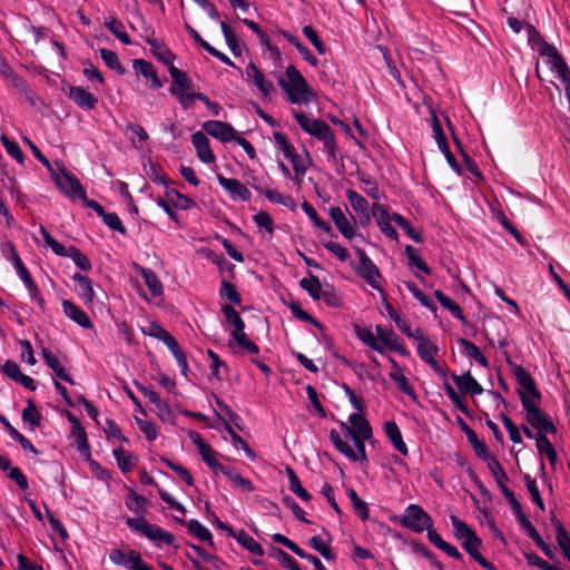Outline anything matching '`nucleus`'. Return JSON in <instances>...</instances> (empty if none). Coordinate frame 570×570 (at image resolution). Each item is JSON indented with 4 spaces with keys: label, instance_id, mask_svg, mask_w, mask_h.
<instances>
[{
    "label": "nucleus",
    "instance_id": "f03ea898",
    "mask_svg": "<svg viewBox=\"0 0 570 570\" xmlns=\"http://www.w3.org/2000/svg\"><path fill=\"white\" fill-rule=\"evenodd\" d=\"M55 165L65 178L63 189H60V191L68 197H79L86 207L94 209L100 217H102L106 213L104 207L87 197L80 180L72 173L67 170L62 161L56 160Z\"/></svg>",
    "mask_w": 570,
    "mask_h": 570
},
{
    "label": "nucleus",
    "instance_id": "6e6552de",
    "mask_svg": "<svg viewBox=\"0 0 570 570\" xmlns=\"http://www.w3.org/2000/svg\"><path fill=\"white\" fill-rule=\"evenodd\" d=\"M294 117L304 131L316 137L317 139H321V137L324 136L328 129H331V127L324 120L312 119L303 112L296 111Z\"/></svg>",
    "mask_w": 570,
    "mask_h": 570
},
{
    "label": "nucleus",
    "instance_id": "f257e3e1",
    "mask_svg": "<svg viewBox=\"0 0 570 570\" xmlns=\"http://www.w3.org/2000/svg\"><path fill=\"white\" fill-rule=\"evenodd\" d=\"M285 75L287 80L279 79L278 85L287 92L288 100L292 104H307L312 92L301 72L293 65H289Z\"/></svg>",
    "mask_w": 570,
    "mask_h": 570
},
{
    "label": "nucleus",
    "instance_id": "412c9836",
    "mask_svg": "<svg viewBox=\"0 0 570 570\" xmlns=\"http://www.w3.org/2000/svg\"><path fill=\"white\" fill-rule=\"evenodd\" d=\"M65 314L71 318L75 323L82 326L83 328H92V323L88 315L80 309L75 303L69 299L62 302Z\"/></svg>",
    "mask_w": 570,
    "mask_h": 570
},
{
    "label": "nucleus",
    "instance_id": "b1692460",
    "mask_svg": "<svg viewBox=\"0 0 570 570\" xmlns=\"http://www.w3.org/2000/svg\"><path fill=\"white\" fill-rule=\"evenodd\" d=\"M169 75L173 79L170 89L181 90L183 92L193 91L194 86L191 79L187 73L175 66H170Z\"/></svg>",
    "mask_w": 570,
    "mask_h": 570
},
{
    "label": "nucleus",
    "instance_id": "4468645a",
    "mask_svg": "<svg viewBox=\"0 0 570 570\" xmlns=\"http://www.w3.org/2000/svg\"><path fill=\"white\" fill-rule=\"evenodd\" d=\"M485 336L490 343H493L494 337L499 341V346L505 347L507 346V338H505V326L501 318L499 317H491L487 321V325L484 328Z\"/></svg>",
    "mask_w": 570,
    "mask_h": 570
},
{
    "label": "nucleus",
    "instance_id": "423d86ee",
    "mask_svg": "<svg viewBox=\"0 0 570 570\" xmlns=\"http://www.w3.org/2000/svg\"><path fill=\"white\" fill-rule=\"evenodd\" d=\"M203 128L208 135L224 142L235 140L238 135L232 125L219 120H208Z\"/></svg>",
    "mask_w": 570,
    "mask_h": 570
},
{
    "label": "nucleus",
    "instance_id": "7ed1b4c3",
    "mask_svg": "<svg viewBox=\"0 0 570 570\" xmlns=\"http://www.w3.org/2000/svg\"><path fill=\"white\" fill-rule=\"evenodd\" d=\"M523 409L527 412V421L539 433H557L553 422L539 409L538 403L523 400Z\"/></svg>",
    "mask_w": 570,
    "mask_h": 570
},
{
    "label": "nucleus",
    "instance_id": "6ab92c4d",
    "mask_svg": "<svg viewBox=\"0 0 570 570\" xmlns=\"http://www.w3.org/2000/svg\"><path fill=\"white\" fill-rule=\"evenodd\" d=\"M328 214L334 225L344 237L352 239L355 236L353 226L350 224L348 219L340 207H331Z\"/></svg>",
    "mask_w": 570,
    "mask_h": 570
},
{
    "label": "nucleus",
    "instance_id": "79ce46f5",
    "mask_svg": "<svg viewBox=\"0 0 570 570\" xmlns=\"http://www.w3.org/2000/svg\"><path fill=\"white\" fill-rule=\"evenodd\" d=\"M299 285L305 289L314 299H321L322 284L317 276L309 275L308 278H303Z\"/></svg>",
    "mask_w": 570,
    "mask_h": 570
},
{
    "label": "nucleus",
    "instance_id": "c85d7f7f",
    "mask_svg": "<svg viewBox=\"0 0 570 570\" xmlns=\"http://www.w3.org/2000/svg\"><path fill=\"white\" fill-rule=\"evenodd\" d=\"M216 415H217L218 424L223 425V428L228 432L235 446H240L244 450V452L247 454L248 458L254 459L255 453L250 449V446L247 444V442L233 430L232 425L228 423V421L225 417H223L217 412H216Z\"/></svg>",
    "mask_w": 570,
    "mask_h": 570
},
{
    "label": "nucleus",
    "instance_id": "de8ad7c7",
    "mask_svg": "<svg viewBox=\"0 0 570 570\" xmlns=\"http://www.w3.org/2000/svg\"><path fill=\"white\" fill-rule=\"evenodd\" d=\"M237 541L248 551H250L254 554L263 556L264 550L262 546L256 542L248 533H246L244 530L238 531L237 533Z\"/></svg>",
    "mask_w": 570,
    "mask_h": 570
},
{
    "label": "nucleus",
    "instance_id": "9d476101",
    "mask_svg": "<svg viewBox=\"0 0 570 570\" xmlns=\"http://www.w3.org/2000/svg\"><path fill=\"white\" fill-rule=\"evenodd\" d=\"M482 540L476 533H473L468 539L462 541L463 549L474 559L482 568L487 570H497L495 567L489 562L480 552Z\"/></svg>",
    "mask_w": 570,
    "mask_h": 570
},
{
    "label": "nucleus",
    "instance_id": "f8f14e48",
    "mask_svg": "<svg viewBox=\"0 0 570 570\" xmlns=\"http://www.w3.org/2000/svg\"><path fill=\"white\" fill-rule=\"evenodd\" d=\"M372 214L377 222L381 230L391 239L399 240V235L394 227L391 226V215L387 213L384 206L375 203L372 208Z\"/></svg>",
    "mask_w": 570,
    "mask_h": 570
},
{
    "label": "nucleus",
    "instance_id": "2eb2a0df",
    "mask_svg": "<svg viewBox=\"0 0 570 570\" xmlns=\"http://www.w3.org/2000/svg\"><path fill=\"white\" fill-rule=\"evenodd\" d=\"M246 77L258 88V90L264 96H268L275 90L273 82L265 79L264 73L254 62L248 63L246 68Z\"/></svg>",
    "mask_w": 570,
    "mask_h": 570
},
{
    "label": "nucleus",
    "instance_id": "c9c22d12",
    "mask_svg": "<svg viewBox=\"0 0 570 570\" xmlns=\"http://www.w3.org/2000/svg\"><path fill=\"white\" fill-rule=\"evenodd\" d=\"M72 279L79 284V287L81 289L80 295L83 298L85 303L91 304L94 301V297H95V292H94L91 281L87 276H85L80 273H76L72 276Z\"/></svg>",
    "mask_w": 570,
    "mask_h": 570
},
{
    "label": "nucleus",
    "instance_id": "4c0bfd02",
    "mask_svg": "<svg viewBox=\"0 0 570 570\" xmlns=\"http://www.w3.org/2000/svg\"><path fill=\"white\" fill-rule=\"evenodd\" d=\"M281 33L298 50V52L307 62H309L312 66L318 65V60L311 53V51L305 46L302 45L297 37L291 35L287 31H282Z\"/></svg>",
    "mask_w": 570,
    "mask_h": 570
},
{
    "label": "nucleus",
    "instance_id": "e2e57ef3",
    "mask_svg": "<svg viewBox=\"0 0 570 570\" xmlns=\"http://www.w3.org/2000/svg\"><path fill=\"white\" fill-rule=\"evenodd\" d=\"M40 233L46 242V244L53 250L55 254L59 256H68L69 248L67 249L62 244L58 243L47 230L45 227H40Z\"/></svg>",
    "mask_w": 570,
    "mask_h": 570
},
{
    "label": "nucleus",
    "instance_id": "f704fd0d",
    "mask_svg": "<svg viewBox=\"0 0 570 570\" xmlns=\"http://www.w3.org/2000/svg\"><path fill=\"white\" fill-rule=\"evenodd\" d=\"M181 524L186 525L188 531L197 537L202 541H207L213 544V535L208 529H206L200 522L197 520H190L186 522L184 519L176 518Z\"/></svg>",
    "mask_w": 570,
    "mask_h": 570
},
{
    "label": "nucleus",
    "instance_id": "864d4df0",
    "mask_svg": "<svg viewBox=\"0 0 570 570\" xmlns=\"http://www.w3.org/2000/svg\"><path fill=\"white\" fill-rule=\"evenodd\" d=\"M27 403H28V407H26L22 411V419L24 422H28L31 424V430H35L36 426L40 425L41 415L31 399H29L27 401Z\"/></svg>",
    "mask_w": 570,
    "mask_h": 570
},
{
    "label": "nucleus",
    "instance_id": "3c124183",
    "mask_svg": "<svg viewBox=\"0 0 570 570\" xmlns=\"http://www.w3.org/2000/svg\"><path fill=\"white\" fill-rule=\"evenodd\" d=\"M145 535L153 541H161L167 546L174 543V535L169 532L164 531L161 528L150 523V529L146 530Z\"/></svg>",
    "mask_w": 570,
    "mask_h": 570
},
{
    "label": "nucleus",
    "instance_id": "72a5a7b5",
    "mask_svg": "<svg viewBox=\"0 0 570 570\" xmlns=\"http://www.w3.org/2000/svg\"><path fill=\"white\" fill-rule=\"evenodd\" d=\"M114 455L117 460L119 469L124 473L130 472L138 461L135 454L125 451L122 448L114 450Z\"/></svg>",
    "mask_w": 570,
    "mask_h": 570
},
{
    "label": "nucleus",
    "instance_id": "7c9ffc66",
    "mask_svg": "<svg viewBox=\"0 0 570 570\" xmlns=\"http://www.w3.org/2000/svg\"><path fill=\"white\" fill-rule=\"evenodd\" d=\"M186 29L187 31L189 32V35L193 37V39L203 48L205 49L207 52H209L212 56L216 57L217 59H219L220 61H223L224 63L226 65H229V66H234V63L232 62V60L226 56L224 55L223 52L216 50L214 47H212L207 41H205L200 35L195 30L193 29L189 24H186Z\"/></svg>",
    "mask_w": 570,
    "mask_h": 570
},
{
    "label": "nucleus",
    "instance_id": "49530a36",
    "mask_svg": "<svg viewBox=\"0 0 570 570\" xmlns=\"http://www.w3.org/2000/svg\"><path fill=\"white\" fill-rule=\"evenodd\" d=\"M99 52L101 59L110 69L117 71L119 75H124L126 72L125 67L120 63L118 56L115 51L102 48Z\"/></svg>",
    "mask_w": 570,
    "mask_h": 570
},
{
    "label": "nucleus",
    "instance_id": "2f4dec72",
    "mask_svg": "<svg viewBox=\"0 0 570 570\" xmlns=\"http://www.w3.org/2000/svg\"><path fill=\"white\" fill-rule=\"evenodd\" d=\"M147 43L151 47L153 55L163 63H165L168 69L170 66H174L173 61L175 56L166 48L164 43H158L157 40L147 38Z\"/></svg>",
    "mask_w": 570,
    "mask_h": 570
},
{
    "label": "nucleus",
    "instance_id": "39448f33",
    "mask_svg": "<svg viewBox=\"0 0 570 570\" xmlns=\"http://www.w3.org/2000/svg\"><path fill=\"white\" fill-rule=\"evenodd\" d=\"M512 370L520 385L519 395L521 403L523 404V400L535 403L539 402L541 400V393L537 389L532 376L520 365H513Z\"/></svg>",
    "mask_w": 570,
    "mask_h": 570
},
{
    "label": "nucleus",
    "instance_id": "09e8293b",
    "mask_svg": "<svg viewBox=\"0 0 570 570\" xmlns=\"http://www.w3.org/2000/svg\"><path fill=\"white\" fill-rule=\"evenodd\" d=\"M391 218L397 226H400L405 232V234L410 238H412L416 243L422 242L421 234L417 230H415L402 215L394 213L391 215Z\"/></svg>",
    "mask_w": 570,
    "mask_h": 570
},
{
    "label": "nucleus",
    "instance_id": "37998d69",
    "mask_svg": "<svg viewBox=\"0 0 570 570\" xmlns=\"http://www.w3.org/2000/svg\"><path fill=\"white\" fill-rule=\"evenodd\" d=\"M105 26L122 43H125V45H130L131 43L129 36L124 30L125 27H124L121 21H119L118 19L111 17L109 20H107L105 22Z\"/></svg>",
    "mask_w": 570,
    "mask_h": 570
},
{
    "label": "nucleus",
    "instance_id": "8fccbe9b",
    "mask_svg": "<svg viewBox=\"0 0 570 570\" xmlns=\"http://www.w3.org/2000/svg\"><path fill=\"white\" fill-rule=\"evenodd\" d=\"M488 469L492 473L498 487L501 489L507 488L505 482L509 480L504 469L497 459H491L487 464Z\"/></svg>",
    "mask_w": 570,
    "mask_h": 570
},
{
    "label": "nucleus",
    "instance_id": "dca6fc26",
    "mask_svg": "<svg viewBox=\"0 0 570 570\" xmlns=\"http://www.w3.org/2000/svg\"><path fill=\"white\" fill-rule=\"evenodd\" d=\"M219 185L225 188L233 198H239L244 202L250 198L248 188L237 179L226 178L223 175H217Z\"/></svg>",
    "mask_w": 570,
    "mask_h": 570
},
{
    "label": "nucleus",
    "instance_id": "69168bd1",
    "mask_svg": "<svg viewBox=\"0 0 570 570\" xmlns=\"http://www.w3.org/2000/svg\"><path fill=\"white\" fill-rule=\"evenodd\" d=\"M167 346L171 351V353L174 354L175 358L177 360V363L180 366L183 373L186 374V372L188 370L187 357H186V354L184 353V351L179 347V344L176 341V338L174 337L167 344Z\"/></svg>",
    "mask_w": 570,
    "mask_h": 570
},
{
    "label": "nucleus",
    "instance_id": "ddd939ff",
    "mask_svg": "<svg viewBox=\"0 0 570 570\" xmlns=\"http://www.w3.org/2000/svg\"><path fill=\"white\" fill-rule=\"evenodd\" d=\"M23 141L29 146L35 157L48 169L52 180L59 189H63V175L52 167L48 158L41 153V150L28 138L23 137Z\"/></svg>",
    "mask_w": 570,
    "mask_h": 570
},
{
    "label": "nucleus",
    "instance_id": "a19ab883",
    "mask_svg": "<svg viewBox=\"0 0 570 570\" xmlns=\"http://www.w3.org/2000/svg\"><path fill=\"white\" fill-rule=\"evenodd\" d=\"M459 343L470 357L475 360L480 365L488 367L489 363L487 357L481 353V351L475 344L465 338H460Z\"/></svg>",
    "mask_w": 570,
    "mask_h": 570
},
{
    "label": "nucleus",
    "instance_id": "aec40b11",
    "mask_svg": "<svg viewBox=\"0 0 570 570\" xmlns=\"http://www.w3.org/2000/svg\"><path fill=\"white\" fill-rule=\"evenodd\" d=\"M451 377L462 393L479 395L483 392L482 386L476 382L470 372H466L462 375L452 374Z\"/></svg>",
    "mask_w": 570,
    "mask_h": 570
},
{
    "label": "nucleus",
    "instance_id": "a878e982",
    "mask_svg": "<svg viewBox=\"0 0 570 570\" xmlns=\"http://www.w3.org/2000/svg\"><path fill=\"white\" fill-rule=\"evenodd\" d=\"M132 67L137 72L141 73L146 78H149L154 88L158 89L163 87L161 80L157 77L156 70L149 61L144 59H135L132 61Z\"/></svg>",
    "mask_w": 570,
    "mask_h": 570
},
{
    "label": "nucleus",
    "instance_id": "13d9d810",
    "mask_svg": "<svg viewBox=\"0 0 570 570\" xmlns=\"http://www.w3.org/2000/svg\"><path fill=\"white\" fill-rule=\"evenodd\" d=\"M166 198L174 206L179 207L181 209H187V208L191 207L195 204L190 198H188L187 196L178 193L175 189L167 190L166 191Z\"/></svg>",
    "mask_w": 570,
    "mask_h": 570
},
{
    "label": "nucleus",
    "instance_id": "774afa93",
    "mask_svg": "<svg viewBox=\"0 0 570 570\" xmlns=\"http://www.w3.org/2000/svg\"><path fill=\"white\" fill-rule=\"evenodd\" d=\"M146 504L147 500L145 497L136 493L132 489L129 490L127 500V507L129 510L139 513L141 510H144Z\"/></svg>",
    "mask_w": 570,
    "mask_h": 570
},
{
    "label": "nucleus",
    "instance_id": "052dcab7",
    "mask_svg": "<svg viewBox=\"0 0 570 570\" xmlns=\"http://www.w3.org/2000/svg\"><path fill=\"white\" fill-rule=\"evenodd\" d=\"M523 479H524L525 487L531 495L532 501L537 504V507L541 511H544V503L540 495L535 480H533L529 474H524Z\"/></svg>",
    "mask_w": 570,
    "mask_h": 570
},
{
    "label": "nucleus",
    "instance_id": "e433bc0d",
    "mask_svg": "<svg viewBox=\"0 0 570 570\" xmlns=\"http://www.w3.org/2000/svg\"><path fill=\"white\" fill-rule=\"evenodd\" d=\"M0 422L7 428L10 435L16 441L19 442L23 450L30 451L35 454L38 453L37 449L32 445V443L27 438H24L20 432H18L4 416L0 415Z\"/></svg>",
    "mask_w": 570,
    "mask_h": 570
},
{
    "label": "nucleus",
    "instance_id": "473e14b6",
    "mask_svg": "<svg viewBox=\"0 0 570 570\" xmlns=\"http://www.w3.org/2000/svg\"><path fill=\"white\" fill-rule=\"evenodd\" d=\"M435 298L439 301V303L446 309L450 311V313L460 320L463 324H468V321L462 312V308L456 304L454 301L445 296L441 291L436 289L434 292Z\"/></svg>",
    "mask_w": 570,
    "mask_h": 570
},
{
    "label": "nucleus",
    "instance_id": "a18cd8bd",
    "mask_svg": "<svg viewBox=\"0 0 570 570\" xmlns=\"http://www.w3.org/2000/svg\"><path fill=\"white\" fill-rule=\"evenodd\" d=\"M355 333L357 337L365 344H367L371 348L380 353L384 352L382 345L377 342V338L373 335L371 330L361 327L360 325H355Z\"/></svg>",
    "mask_w": 570,
    "mask_h": 570
},
{
    "label": "nucleus",
    "instance_id": "f3484780",
    "mask_svg": "<svg viewBox=\"0 0 570 570\" xmlns=\"http://www.w3.org/2000/svg\"><path fill=\"white\" fill-rule=\"evenodd\" d=\"M377 342L383 346L385 345L392 351L399 352L402 355H406V348L400 343L399 336L392 331L386 330L381 325L376 326Z\"/></svg>",
    "mask_w": 570,
    "mask_h": 570
},
{
    "label": "nucleus",
    "instance_id": "cd10ccee",
    "mask_svg": "<svg viewBox=\"0 0 570 570\" xmlns=\"http://www.w3.org/2000/svg\"><path fill=\"white\" fill-rule=\"evenodd\" d=\"M347 199L351 203L352 208L360 215L363 216L364 223L368 224L371 220V216L368 213V203L367 200L357 194L355 190L348 189L346 191Z\"/></svg>",
    "mask_w": 570,
    "mask_h": 570
},
{
    "label": "nucleus",
    "instance_id": "603ef678",
    "mask_svg": "<svg viewBox=\"0 0 570 570\" xmlns=\"http://www.w3.org/2000/svg\"><path fill=\"white\" fill-rule=\"evenodd\" d=\"M382 302H383V305L389 314V316L395 322L396 326L399 327V330L404 333L405 335H411V328L410 326L406 324L405 321H403L400 315L396 313V311L394 309V307L389 303V301L386 299V296L385 294H382Z\"/></svg>",
    "mask_w": 570,
    "mask_h": 570
},
{
    "label": "nucleus",
    "instance_id": "bf43d9fd",
    "mask_svg": "<svg viewBox=\"0 0 570 570\" xmlns=\"http://www.w3.org/2000/svg\"><path fill=\"white\" fill-rule=\"evenodd\" d=\"M405 286L422 305L432 312L436 311V305L413 282H405Z\"/></svg>",
    "mask_w": 570,
    "mask_h": 570
},
{
    "label": "nucleus",
    "instance_id": "c03bdc74",
    "mask_svg": "<svg viewBox=\"0 0 570 570\" xmlns=\"http://www.w3.org/2000/svg\"><path fill=\"white\" fill-rule=\"evenodd\" d=\"M222 313L224 314L226 321L234 326L232 332H240L245 328V324L242 317L232 305H223Z\"/></svg>",
    "mask_w": 570,
    "mask_h": 570
},
{
    "label": "nucleus",
    "instance_id": "5fc2aeb1",
    "mask_svg": "<svg viewBox=\"0 0 570 570\" xmlns=\"http://www.w3.org/2000/svg\"><path fill=\"white\" fill-rule=\"evenodd\" d=\"M450 520L453 525V533L456 539L464 541L470 535L475 533L465 522L461 521L455 515H451Z\"/></svg>",
    "mask_w": 570,
    "mask_h": 570
},
{
    "label": "nucleus",
    "instance_id": "bb28decb",
    "mask_svg": "<svg viewBox=\"0 0 570 570\" xmlns=\"http://www.w3.org/2000/svg\"><path fill=\"white\" fill-rule=\"evenodd\" d=\"M42 356L46 364L55 372L56 376L60 380L73 384L72 377L66 372L65 367L60 364L59 360L48 350H42Z\"/></svg>",
    "mask_w": 570,
    "mask_h": 570
},
{
    "label": "nucleus",
    "instance_id": "58836bf2",
    "mask_svg": "<svg viewBox=\"0 0 570 570\" xmlns=\"http://www.w3.org/2000/svg\"><path fill=\"white\" fill-rule=\"evenodd\" d=\"M259 193L264 194L267 199L272 203L281 204L286 207L295 208V202L291 196H284L277 190L273 189H262L259 187H255Z\"/></svg>",
    "mask_w": 570,
    "mask_h": 570
},
{
    "label": "nucleus",
    "instance_id": "6e6d98bb",
    "mask_svg": "<svg viewBox=\"0 0 570 570\" xmlns=\"http://www.w3.org/2000/svg\"><path fill=\"white\" fill-rule=\"evenodd\" d=\"M309 544L315 551H317L326 560L335 559V553L333 552L332 548L328 546V543H325L320 535L312 537L309 539Z\"/></svg>",
    "mask_w": 570,
    "mask_h": 570
},
{
    "label": "nucleus",
    "instance_id": "0e129e2a",
    "mask_svg": "<svg viewBox=\"0 0 570 570\" xmlns=\"http://www.w3.org/2000/svg\"><path fill=\"white\" fill-rule=\"evenodd\" d=\"M161 461L173 471H175L178 476L184 480L189 487L194 485V478L190 472L183 465L174 463L171 460L161 458Z\"/></svg>",
    "mask_w": 570,
    "mask_h": 570
},
{
    "label": "nucleus",
    "instance_id": "0eeeda50",
    "mask_svg": "<svg viewBox=\"0 0 570 570\" xmlns=\"http://www.w3.org/2000/svg\"><path fill=\"white\" fill-rule=\"evenodd\" d=\"M348 421L351 426H348L346 423H342V429L346 432V435L351 438L356 435L363 439L372 438V429L370 423L362 414H351Z\"/></svg>",
    "mask_w": 570,
    "mask_h": 570
},
{
    "label": "nucleus",
    "instance_id": "1a4fd4ad",
    "mask_svg": "<svg viewBox=\"0 0 570 570\" xmlns=\"http://www.w3.org/2000/svg\"><path fill=\"white\" fill-rule=\"evenodd\" d=\"M551 69L558 75L564 85L566 95L570 102V68L558 50L547 57Z\"/></svg>",
    "mask_w": 570,
    "mask_h": 570
},
{
    "label": "nucleus",
    "instance_id": "a211bd4d",
    "mask_svg": "<svg viewBox=\"0 0 570 570\" xmlns=\"http://www.w3.org/2000/svg\"><path fill=\"white\" fill-rule=\"evenodd\" d=\"M193 145L196 148L198 158L207 164L215 161V155L209 146V140L205 134L197 131L191 135Z\"/></svg>",
    "mask_w": 570,
    "mask_h": 570
},
{
    "label": "nucleus",
    "instance_id": "9b49d317",
    "mask_svg": "<svg viewBox=\"0 0 570 570\" xmlns=\"http://www.w3.org/2000/svg\"><path fill=\"white\" fill-rule=\"evenodd\" d=\"M525 28L528 31V42L533 48L537 49L540 56L548 57L553 53L557 48L549 42H547L541 33L530 23H525Z\"/></svg>",
    "mask_w": 570,
    "mask_h": 570
},
{
    "label": "nucleus",
    "instance_id": "4d7b16f0",
    "mask_svg": "<svg viewBox=\"0 0 570 570\" xmlns=\"http://www.w3.org/2000/svg\"><path fill=\"white\" fill-rule=\"evenodd\" d=\"M330 438L334 446L346 458L351 460H355L357 458L355 451L347 443L342 441L340 434L335 430L331 431Z\"/></svg>",
    "mask_w": 570,
    "mask_h": 570
},
{
    "label": "nucleus",
    "instance_id": "c756f323",
    "mask_svg": "<svg viewBox=\"0 0 570 570\" xmlns=\"http://www.w3.org/2000/svg\"><path fill=\"white\" fill-rule=\"evenodd\" d=\"M384 430L393 446L403 455L407 454V446L402 439L401 431L395 422L389 421L384 425Z\"/></svg>",
    "mask_w": 570,
    "mask_h": 570
},
{
    "label": "nucleus",
    "instance_id": "338daca9",
    "mask_svg": "<svg viewBox=\"0 0 570 570\" xmlns=\"http://www.w3.org/2000/svg\"><path fill=\"white\" fill-rule=\"evenodd\" d=\"M1 142L7 150V153L14 158L18 163L22 164L24 160L23 153L20 147L12 140H10L6 135L1 136Z\"/></svg>",
    "mask_w": 570,
    "mask_h": 570
},
{
    "label": "nucleus",
    "instance_id": "20e7f679",
    "mask_svg": "<svg viewBox=\"0 0 570 570\" xmlns=\"http://www.w3.org/2000/svg\"><path fill=\"white\" fill-rule=\"evenodd\" d=\"M401 523L403 527L420 533L429 527H432L433 521L420 505L410 504L401 519Z\"/></svg>",
    "mask_w": 570,
    "mask_h": 570
},
{
    "label": "nucleus",
    "instance_id": "5701e85b",
    "mask_svg": "<svg viewBox=\"0 0 570 570\" xmlns=\"http://www.w3.org/2000/svg\"><path fill=\"white\" fill-rule=\"evenodd\" d=\"M69 97L81 108L91 110L96 107L98 99L81 87H71Z\"/></svg>",
    "mask_w": 570,
    "mask_h": 570
},
{
    "label": "nucleus",
    "instance_id": "ea45409f",
    "mask_svg": "<svg viewBox=\"0 0 570 570\" xmlns=\"http://www.w3.org/2000/svg\"><path fill=\"white\" fill-rule=\"evenodd\" d=\"M71 434L76 438L79 452L90 460V448L87 440V433L82 425L72 426Z\"/></svg>",
    "mask_w": 570,
    "mask_h": 570
},
{
    "label": "nucleus",
    "instance_id": "4be33fe9",
    "mask_svg": "<svg viewBox=\"0 0 570 570\" xmlns=\"http://www.w3.org/2000/svg\"><path fill=\"white\" fill-rule=\"evenodd\" d=\"M357 274L366 281V283L372 286L374 289H377L381 294H384L383 288L377 282V277L381 276V273L376 265L370 259L366 264H361L357 268Z\"/></svg>",
    "mask_w": 570,
    "mask_h": 570
},
{
    "label": "nucleus",
    "instance_id": "393cba45",
    "mask_svg": "<svg viewBox=\"0 0 570 570\" xmlns=\"http://www.w3.org/2000/svg\"><path fill=\"white\" fill-rule=\"evenodd\" d=\"M134 267L144 277L147 287L149 288V291L151 292V294L154 296L163 295V293H164L163 284H161L160 279L158 278V276L155 274V272H153L151 269L141 267L140 265H138L136 263L134 264Z\"/></svg>",
    "mask_w": 570,
    "mask_h": 570
},
{
    "label": "nucleus",
    "instance_id": "680f3d73",
    "mask_svg": "<svg viewBox=\"0 0 570 570\" xmlns=\"http://www.w3.org/2000/svg\"><path fill=\"white\" fill-rule=\"evenodd\" d=\"M232 336L239 346L246 348L249 353H259V347L247 337L244 330H242L240 332H232Z\"/></svg>",
    "mask_w": 570,
    "mask_h": 570
}]
</instances>
